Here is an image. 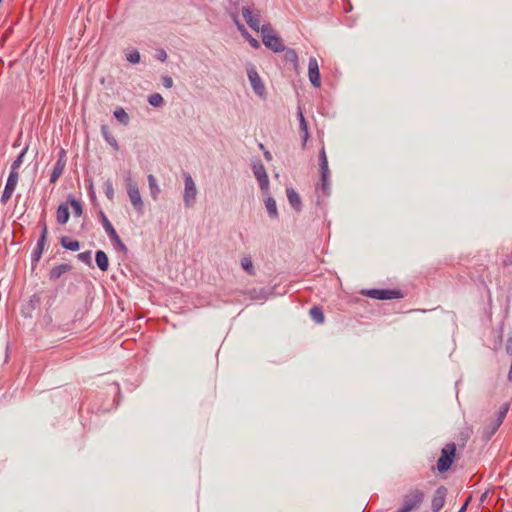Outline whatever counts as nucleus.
Instances as JSON below:
<instances>
[{
    "instance_id": "nucleus-7",
    "label": "nucleus",
    "mask_w": 512,
    "mask_h": 512,
    "mask_svg": "<svg viewBox=\"0 0 512 512\" xmlns=\"http://www.w3.org/2000/svg\"><path fill=\"white\" fill-rule=\"evenodd\" d=\"M184 178V193H183V202L186 208H191L194 206L197 198V188L196 184L188 172L183 173Z\"/></svg>"
},
{
    "instance_id": "nucleus-37",
    "label": "nucleus",
    "mask_w": 512,
    "mask_h": 512,
    "mask_svg": "<svg viewBox=\"0 0 512 512\" xmlns=\"http://www.w3.org/2000/svg\"><path fill=\"white\" fill-rule=\"evenodd\" d=\"M140 53L138 50H133L131 52H129L127 55H126V59L127 61H129L130 63L132 64H137L140 62Z\"/></svg>"
},
{
    "instance_id": "nucleus-9",
    "label": "nucleus",
    "mask_w": 512,
    "mask_h": 512,
    "mask_svg": "<svg viewBox=\"0 0 512 512\" xmlns=\"http://www.w3.org/2000/svg\"><path fill=\"white\" fill-rule=\"evenodd\" d=\"M252 171L255 178L258 180L260 189L266 193L269 190V178L266 172V169L261 162V160H257L252 164Z\"/></svg>"
},
{
    "instance_id": "nucleus-26",
    "label": "nucleus",
    "mask_w": 512,
    "mask_h": 512,
    "mask_svg": "<svg viewBox=\"0 0 512 512\" xmlns=\"http://www.w3.org/2000/svg\"><path fill=\"white\" fill-rule=\"evenodd\" d=\"M147 180H148V185H149V188H150L151 197L154 200H156L158 198L159 193H160V188H159V186L157 184L156 178L154 177V175L149 174L148 177H147Z\"/></svg>"
},
{
    "instance_id": "nucleus-35",
    "label": "nucleus",
    "mask_w": 512,
    "mask_h": 512,
    "mask_svg": "<svg viewBox=\"0 0 512 512\" xmlns=\"http://www.w3.org/2000/svg\"><path fill=\"white\" fill-rule=\"evenodd\" d=\"M78 259L87 264L88 266H92V258H91V251H85L81 252L77 255Z\"/></svg>"
},
{
    "instance_id": "nucleus-40",
    "label": "nucleus",
    "mask_w": 512,
    "mask_h": 512,
    "mask_svg": "<svg viewBox=\"0 0 512 512\" xmlns=\"http://www.w3.org/2000/svg\"><path fill=\"white\" fill-rule=\"evenodd\" d=\"M173 79L170 77V76H163L162 77V85L165 87V88H172L173 87Z\"/></svg>"
},
{
    "instance_id": "nucleus-28",
    "label": "nucleus",
    "mask_w": 512,
    "mask_h": 512,
    "mask_svg": "<svg viewBox=\"0 0 512 512\" xmlns=\"http://www.w3.org/2000/svg\"><path fill=\"white\" fill-rule=\"evenodd\" d=\"M61 245L67 249V250H70V251H78L79 248H80V243L79 241L77 240H71L69 237L67 236H63L61 238Z\"/></svg>"
},
{
    "instance_id": "nucleus-47",
    "label": "nucleus",
    "mask_w": 512,
    "mask_h": 512,
    "mask_svg": "<svg viewBox=\"0 0 512 512\" xmlns=\"http://www.w3.org/2000/svg\"><path fill=\"white\" fill-rule=\"evenodd\" d=\"M89 194H90L91 198H95V193H94L93 185H92V184L90 185V191H89Z\"/></svg>"
},
{
    "instance_id": "nucleus-30",
    "label": "nucleus",
    "mask_w": 512,
    "mask_h": 512,
    "mask_svg": "<svg viewBox=\"0 0 512 512\" xmlns=\"http://www.w3.org/2000/svg\"><path fill=\"white\" fill-rule=\"evenodd\" d=\"M241 266L249 275H255V269L250 256H245L241 259Z\"/></svg>"
},
{
    "instance_id": "nucleus-14",
    "label": "nucleus",
    "mask_w": 512,
    "mask_h": 512,
    "mask_svg": "<svg viewBox=\"0 0 512 512\" xmlns=\"http://www.w3.org/2000/svg\"><path fill=\"white\" fill-rule=\"evenodd\" d=\"M308 77L311 84L315 88H319L321 86V76L319 71L318 61L315 57L309 58L308 64Z\"/></svg>"
},
{
    "instance_id": "nucleus-31",
    "label": "nucleus",
    "mask_w": 512,
    "mask_h": 512,
    "mask_svg": "<svg viewBox=\"0 0 512 512\" xmlns=\"http://www.w3.org/2000/svg\"><path fill=\"white\" fill-rule=\"evenodd\" d=\"M148 103L153 107H162L164 105V99L159 93H153L148 96Z\"/></svg>"
},
{
    "instance_id": "nucleus-43",
    "label": "nucleus",
    "mask_w": 512,
    "mask_h": 512,
    "mask_svg": "<svg viewBox=\"0 0 512 512\" xmlns=\"http://www.w3.org/2000/svg\"><path fill=\"white\" fill-rule=\"evenodd\" d=\"M503 265L504 266L512 265V253L506 256V258L503 260Z\"/></svg>"
},
{
    "instance_id": "nucleus-22",
    "label": "nucleus",
    "mask_w": 512,
    "mask_h": 512,
    "mask_svg": "<svg viewBox=\"0 0 512 512\" xmlns=\"http://www.w3.org/2000/svg\"><path fill=\"white\" fill-rule=\"evenodd\" d=\"M101 134L105 141L114 149L119 150V145L115 137L111 134L109 127L105 124L101 125Z\"/></svg>"
},
{
    "instance_id": "nucleus-18",
    "label": "nucleus",
    "mask_w": 512,
    "mask_h": 512,
    "mask_svg": "<svg viewBox=\"0 0 512 512\" xmlns=\"http://www.w3.org/2000/svg\"><path fill=\"white\" fill-rule=\"evenodd\" d=\"M321 173V179H320V183L317 185L316 187V190L317 191H322V194L324 196H329L330 195V170H327L325 171H320Z\"/></svg>"
},
{
    "instance_id": "nucleus-11",
    "label": "nucleus",
    "mask_w": 512,
    "mask_h": 512,
    "mask_svg": "<svg viewBox=\"0 0 512 512\" xmlns=\"http://www.w3.org/2000/svg\"><path fill=\"white\" fill-rule=\"evenodd\" d=\"M19 179V173L10 172L0 202L6 204L12 197Z\"/></svg>"
},
{
    "instance_id": "nucleus-42",
    "label": "nucleus",
    "mask_w": 512,
    "mask_h": 512,
    "mask_svg": "<svg viewBox=\"0 0 512 512\" xmlns=\"http://www.w3.org/2000/svg\"><path fill=\"white\" fill-rule=\"evenodd\" d=\"M157 59L164 62L167 59V53L164 49L158 50Z\"/></svg>"
},
{
    "instance_id": "nucleus-20",
    "label": "nucleus",
    "mask_w": 512,
    "mask_h": 512,
    "mask_svg": "<svg viewBox=\"0 0 512 512\" xmlns=\"http://www.w3.org/2000/svg\"><path fill=\"white\" fill-rule=\"evenodd\" d=\"M70 218L69 206L67 203H61L56 211V220L59 224L64 225Z\"/></svg>"
},
{
    "instance_id": "nucleus-34",
    "label": "nucleus",
    "mask_w": 512,
    "mask_h": 512,
    "mask_svg": "<svg viewBox=\"0 0 512 512\" xmlns=\"http://www.w3.org/2000/svg\"><path fill=\"white\" fill-rule=\"evenodd\" d=\"M319 166H320V171H324L325 172V171L329 170L328 159H327V156H326V152H325L324 146L319 151Z\"/></svg>"
},
{
    "instance_id": "nucleus-29",
    "label": "nucleus",
    "mask_w": 512,
    "mask_h": 512,
    "mask_svg": "<svg viewBox=\"0 0 512 512\" xmlns=\"http://www.w3.org/2000/svg\"><path fill=\"white\" fill-rule=\"evenodd\" d=\"M27 151H28V146H26L20 152V154L16 157V159L13 161V163L11 164L10 172L18 173V169L22 165V163L24 161V156L27 153Z\"/></svg>"
},
{
    "instance_id": "nucleus-33",
    "label": "nucleus",
    "mask_w": 512,
    "mask_h": 512,
    "mask_svg": "<svg viewBox=\"0 0 512 512\" xmlns=\"http://www.w3.org/2000/svg\"><path fill=\"white\" fill-rule=\"evenodd\" d=\"M68 202L70 203L71 207L73 208L75 217H80L83 213V208H82L81 203L71 196L69 197Z\"/></svg>"
},
{
    "instance_id": "nucleus-38",
    "label": "nucleus",
    "mask_w": 512,
    "mask_h": 512,
    "mask_svg": "<svg viewBox=\"0 0 512 512\" xmlns=\"http://www.w3.org/2000/svg\"><path fill=\"white\" fill-rule=\"evenodd\" d=\"M43 250L44 249L37 248V247L34 249V251L32 252V255H31L32 262H38L40 260Z\"/></svg>"
},
{
    "instance_id": "nucleus-10",
    "label": "nucleus",
    "mask_w": 512,
    "mask_h": 512,
    "mask_svg": "<svg viewBox=\"0 0 512 512\" xmlns=\"http://www.w3.org/2000/svg\"><path fill=\"white\" fill-rule=\"evenodd\" d=\"M247 75L255 94L263 97L266 94V89L256 68L253 65H250L247 68Z\"/></svg>"
},
{
    "instance_id": "nucleus-16",
    "label": "nucleus",
    "mask_w": 512,
    "mask_h": 512,
    "mask_svg": "<svg viewBox=\"0 0 512 512\" xmlns=\"http://www.w3.org/2000/svg\"><path fill=\"white\" fill-rule=\"evenodd\" d=\"M297 116L299 119V129L303 133L302 135V147L305 148L306 143L310 137L309 131H308V123L304 117L303 111L301 107H298Z\"/></svg>"
},
{
    "instance_id": "nucleus-48",
    "label": "nucleus",
    "mask_w": 512,
    "mask_h": 512,
    "mask_svg": "<svg viewBox=\"0 0 512 512\" xmlns=\"http://www.w3.org/2000/svg\"><path fill=\"white\" fill-rule=\"evenodd\" d=\"M502 341V334L499 335V344H501Z\"/></svg>"
},
{
    "instance_id": "nucleus-41",
    "label": "nucleus",
    "mask_w": 512,
    "mask_h": 512,
    "mask_svg": "<svg viewBox=\"0 0 512 512\" xmlns=\"http://www.w3.org/2000/svg\"><path fill=\"white\" fill-rule=\"evenodd\" d=\"M245 37L248 39L250 45L253 48L258 49L260 47L259 41L255 38H253L249 33H248V35H245Z\"/></svg>"
},
{
    "instance_id": "nucleus-13",
    "label": "nucleus",
    "mask_w": 512,
    "mask_h": 512,
    "mask_svg": "<svg viewBox=\"0 0 512 512\" xmlns=\"http://www.w3.org/2000/svg\"><path fill=\"white\" fill-rule=\"evenodd\" d=\"M447 492L448 490L445 486H439L435 490L431 500V509L433 512H439L444 507Z\"/></svg>"
},
{
    "instance_id": "nucleus-46",
    "label": "nucleus",
    "mask_w": 512,
    "mask_h": 512,
    "mask_svg": "<svg viewBox=\"0 0 512 512\" xmlns=\"http://www.w3.org/2000/svg\"><path fill=\"white\" fill-rule=\"evenodd\" d=\"M264 157L269 161L272 159V156L269 151L264 152Z\"/></svg>"
},
{
    "instance_id": "nucleus-1",
    "label": "nucleus",
    "mask_w": 512,
    "mask_h": 512,
    "mask_svg": "<svg viewBox=\"0 0 512 512\" xmlns=\"http://www.w3.org/2000/svg\"><path fill=\"white\" fill-rule=\"evenodd\" d=\"M425 499V493L419 488L409 490L402 498V505L395 512H412L420 508Z\"/></svg>"
},
{
    "instance_id": "nucleus-44",
    "label": "nucleus",
    "mask_w": 512,
    "mask_h": 512,
    "mask_svg": "<svg viewBox=\"0 0 512 512\" xmlns=\"http://www.w3.org/2000/svg\"><path fill=\"white\" fill-rule=\"evenodd\" d=\"M238 29L241 31V33L245 36L248 35L247 30L245 29L243 24H240L238 21H236Z\"/></svg>"
},
{
    "instance_id": "nucleus-45",
    "label": "nucleus",
    "mask_w": 512,
    "mask_h": 512,
    "mask_svg": "<svg viewBox=\"0 0 512 512\" xmlns=\"http://www.w3.org/2000/svg\"><path fill=\"white\" fill-rule=\"evenodd\" d=\"M469 500H466L462 507L458 510V512H465L468 506Z\"/></svg>"
},
{
    "instance_id": "nucleus-23",
    "label": "nucleus",
    "mask_w": 512,
    "mask_h": 512,
    "mask_svg": "<svg viewBox=\"0 0 512 512\" xmlns=\"http://www.w3.org/2000/svg\"><path fill=\"white\" fill-rule=\"evenodd\" d=\"M95 261H96V264L98 266V268L105 272L108 270V267H109V260H108V256L107 254L102 251V250H98L96 251L95 253Z\"/></svg>"
},
{
    "instance_id": "nucleus-19",
    "label": "nucleus",
    "mask_w": 512,
    "mask_h": 512,
    "mask_svg": "<svg viewBox=\"0 0 512 512\" xmlns=\"http://www.w3.org/2000/svg\"><path fill=\"white\" fill-rule=\"evenodd\" d=\"M72 266L67 263H62L59 265L54 266L50 272H49V278L50 280H57L59 279L63 274L71 271Z\"/></svg>"
},
{
    "instance_id": "nucleus-27",
    "label": "nucleus",
    "mask_w": 512,
    "mask_h": 512,
    "mask_svg": "<svg viewBox=\"0 0 512 512\" xmlns=\"http://www.w3.org/2000/svg\"><path fill=\"white\" fill-rule=\"evenodd\" d=\"M309 314L311 316V318L317 323V324H323L324 323V320H325V316H324V313H323V310L321 307L319 306H313L310 311H309Z\"/></svg>"
},
{
    "instance_id": "nucleus-25",
    "label": "nucleus",
    "mask_w": 512,
    "mask_h": 512,
    "mask_svg": "<svg viewBox=\"0 0 512 512\" xmlns=\"http://www.w3.org/2000/svg\"><path fill=\"white\" fill-rule=\"evenodd\" d=\"M114 117L122 125L127 126L130 122V117L122 107H117L113 112Z\"/></svg>"
},
{
    "instance_id": "nucleus-3",
    "label": "nucleus",
    "mask_w": 512,
    "mask_h": 512,
    "mask_svg": "<svg viewBox=\"0 0 512 512\" xmlns=\"http://www.w3.org/2000/svg\"><path fill=\"white\" fill-rule=\"evenodd\" d=\"M508 409H509L508 404H506V403L503 404L500 407V409L497 413V416L495 418L491 419L489 421V423L483 427L482 434H481V438L483 441H489L492 438V436L496 433L498 428L503 423V421L506 417V414L508 412Z\"/></svg>"
},
{
    "instance_id": "nucleus-39",
    "label": "nucleus",
    "mask_w": 512,
    "mask_h": 512,
    "mask_svg": "<svg viewBox=\"0 0 512 512\" xmlns=\"http://www.w3.org/2000/svg\"><path fill=\"white\" fill-rule=\"evenodd\" d=\"M40 302H41L40 296L37 294H34L31 296L29 304L32 309H35L37 306L40 305Z\"/></svg>"
},
{
    "instance_id": "nucleus-36",
    "label": "nucleus",
    "mask_w": 512,
    "mask_h": 512,
    "mask_svg": "<svg viewBox=\"0 0 512 512\" xmlns=\"http://www.w3.org/2000/svg\"><path fill=\"white\" fill-rule=\"evenodd\" d=\"M105 189H104V192H105V195L106 197L109 199V200H113V197H114V189H113V183L110 179H108L105 184Z\"/></svg>"
},
{
    "instance_id": "nucleus-4",
    "label": "nucleus",
    "mask_w": 512,
    "mask_h": 512,
    "mask_svg": "<svg viewBox=\"0 0 512 512\" xmlns=\"http://www.w3.org/2000/svg\"><path fill=\"white\" fill-rule=\"evenodd\" d=\"M455 455H456L455 443L450 442V443L446 444L442 448L441 455L437 461L436 467H437L438 472L444 473V472L448 471L454 462Z\"/></svg>"
},
{
    "instance_id": "nucleus-2",
    "label": "nucleus",
    "mask_w": 512,
    "mask_h": 512,
    "mask_svg": "<svg viewBox=\"0 0 512 512\" xmlns=\"http://www.w3.org/2000/svg\"><path fill=\"white\" fill-rule=\"evenodd\" d=\"M262 42L270 50L275 53L282 52L285 50V45L282 39L274 33L270 24H264L261 26Z\"/></svg>"
},
{
    "instance_id": "nucleus-24",
    "label": "nucleus",
    "mask_w": 512,
    "mask_h": 512,
    "mask_svg": "<svg viewBox=\"0 0 512 512\" xmlns=\"http://www.w3.org/2000/svg\"><path fill=\"white\" fill-rule=\"evenodd\" d=\"M265 206L267 209V212L269 214V217L272 219H277L279 214L277 211L276 201L273 197L269 196L265 200Z\"/></svg>"
},
{
    "instance_id": "nucleus-15",
    "label": "nucleus",
    "mask_w": 512,
    "mask_h": 512,
    "mask_svg": "<svg viewBox=\"0 0 512 512\" xmlns=\"http://www.w3.org/2000/svg\"><path fill=\"white\" fill-rule=\"evenodd\" d=\"M242 15L251 29L261 32L259 11L253 12L249 7H243Z\"/></svg>"
},
{
    "instance_id": "nucleus-17",
    "label": "nucleus",
    "mask_w": 512,
    "mask_h": 512,
    "mask_svg": "<svg viewBox=\"0 0 512 512\" xmlns=\"http://www.w3.org/2000/svg\"><path fill=\"white\" fill-rule=\"evenodd\" d=\"M286 195L291 207L297 212L301 211L302 201L300 195L292 187L286 189Z\"/></svg>"
},
{
    "instance_id": "nucleus-12",
    "label": "nucleus",
    "mask_w": 512,
    "mask_h": 512,
    "mask_svg": "<svg viewBox=\"0 0 512 512\" xmlns=\"http://www.w3.org/2000/svg\"><path fill=\"white\" fill-rule=\"evenodd\" d=\"M66 167V151L62 148L58 153V159L50 175V183L54 184L63 174Z\"/></svg>"
},
{
    "instance_id": "nucleus-21",
    "label": "nucleus",
    "mask_w": 512,
    "mask_h": 512,
    "mask_svg": "<svg viewBox=\"0 0 512 512\" xmlns=\"http://www.w3.org/2000/svg\"><path fill=\"white\" fill-rule=\"evenodd\" d=\"M284 52L283 59L285 62L290 63L295 71H298L299 64H298V54L297 52L292 48L285 47V50H282Z\"/></svg>"
},
{
    "instance_id": "nucleus-8",
    "label": "nucleus",
    "mask_w": 512,
    "mask_h": 512,
    "mask_svg": "<svg viewBox=\"0 0 512 512\" xmlns=\"http://www.w3.org/2000/svg\"><path fill=\"white\" fill-rule=\"evenodd\" d=\"M125 181H126L127 194L131 201V204L138 212L142 213L144 204H143L137 183L132 181L130 175H128L126 177Z\"/></svg>"
},
{
    "instance_id": "nucleus-6",
    "label": "nucleus",
    "mask_w": 512,
    "mask_h": 512,
    "mask_svg": "<svg viewBox=\"0 0 512 512\" xmlns=\"http://www.w3.org/2000/svg\"><path fill=\"white\" fill-rule=\"evenodd\" d=\"M360 294L377 300H392L404 297L399 289H362Z\"/></svg>"
},
{
    "instance_id": "nucleus-32",
    "label": "nucleus",
    "mask_w": 512,
    "mask_h": 512,
    "mask_svg": "<svg viewBox=\"0 0 512 512\" xmlns=\"http://www.w3.org/2000/svg\"><path fill=\"white\" fill-rule=\"evenodd\" d=\"M41 224V227H42V231H41V235L37 241V248H42L44 249V246L46 244V241H47V234H48V230H47V225H46V222L43 221L40 223Z\"/></svg>"
},
{
    "instance_id": "nucleus-5",
    "label": "nucleus",
    "mask_w": 512,
    "mask_h": 512,
    "mask_svg": "<svg viewBox=\"0 0 512 512\" xmlns=\"http://www.w3.org/2000/svg\"><path fill=\"white\" fill-rule=\"evenodd\" d=\"M99 217H100L102 226H103L105 232L107 233V235L109 236L114 247L116 249L120 250L121 252H123L124 254H127V252H128L127 246L122 242V240L120 239L116 230L114 229L113 225L108 220V218L106 217L105 213L102 210L99 211Z\"/></svg>"
}]
</instances>
